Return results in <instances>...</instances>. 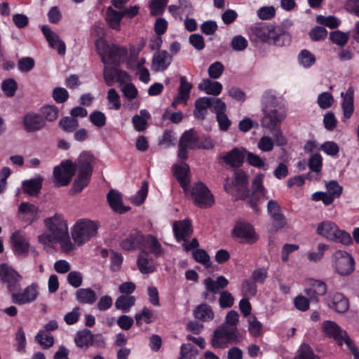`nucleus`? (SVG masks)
<instances>
[{
	"instance_id": "obj_1",
	"label": "nucleus",
	"mask_w": 359,
	"mask_h": 359,
	"mask_svg": "<svg viewBox=\"0 0 359 359\" xmlns=\"http://www.w3.org/2000/svg\"><path fill=\"white\" fill-rule=\"evenodd\" d=\"M46 231L39 234L37 241L43 249L51 252L59 245L61 251L70 253L74 250V245L71 240L67 221L62 214L55 213L43 219Z\"/></svg>"
},
{
	"instance_id": "obj_2",
	"label": "nucleus",
	"mask_w": 359,
	"mask_h": 359,
	"mask_svg": "<svg viewBox=\"0 0 359 359\" xmlns=\"http://www.w3.org/2000/svg\"><path fill=\"white\" fill-rule=\"evenodd\" d=\"M263 117L262 126L272 131L278 127L286 117V111L282 104V99L274 90H269L262 97Z\"/></svg>"
},
{
	"instance_id": "obj_3",
	"label": "nucleus",
	"mask_w": 359,
	"mask_h": 359,
	"mask_svg": "<svg viewBox=\"0 0 359 359\" xmlns=\"http://www.w3.org/2000/svg\"><path fill=\"white\" fill-rule=\"evenodd\" d=\"M100 224L96 220L88 218L77 219L71 228L72 243L76 246L80 247L90 241L97 234Z\"/></svg>"
},
{
	"instance_id": "obj_4",
	"label": "nucleus",
	"mask_w": 359,
	"mask_h": 359,
	"mask_svg": "<svg viewBox=\"0 0 359 359\" xmlns=\"http://www.w3.org/2000/svg\"><path fill=\"white\" fill-rule=\"evenodd\" d=\"M322 327L324 333L333 338L339 346H345L344 350L352 355L353 359H359V351L345 330H341L338 325L330 320L324 322Z\"/></svg>"
},
{
	"instance_id": "obj_5",
	"label": "nucleus",
	"mask_w": 359,
	"mask_h": 359,
	"mask_svg": "<svg viewBox=\"0 0 359 359\" xmlns=\"http://www.w3.org/2000/svg\"><path fill=\"white\" fill-rule=\"evenodd\" d=\"M93 156L90 152H83L76 160L78 175L74 182L72 190L77 193L83 190L90 182L93 172Z\"/></svg>"
},
{
	"instance_id": "obj_6",
	"label": "nucleus",
	"mask_w": 359,
	"mask_h": 359,
	"mask_svg": "<svg viewBox=\"0 0 359 359\" xmlns=\"http://www.w3.org/2000/svg\"><path fill=\"white\" fill-rule=\"evenodd\" d=\"M316 233L327 240L340 243L344 245L353 243L351 234L330 220H325L317 225Z\"/></svg>"
},
{
	"instance_id": "obj_7",
	"label": "nucleus",
	"mask_w": 359,
	"mask_h": 359,
	"mask_svg": "<svg viewBox=\"0 0 359 359\" xmlns=\"http://www.w3.org/2000/svg\"><path fill=\"white\" fill-rule=\"evenodd\" d=\"M95 46L105 65L116 66L126 52L125 49L120 48L114 44H109L105 39H96Z\"/></svg>"
},
{
	"instance_id": "obj_8",
	"label": "nucleus",
	"mask_w": 359,
	"mask_h": 359,
	"mask_svg": "<svg viewBox=\"0 0 359 359\" xmlns=\"http://www.w3.org/2000/svg\"><path fill=\"white\" fill-rule=\"evenodd\" d=\"M243 335L237 327H226L221 325L214 332L212 345L215 348H224L229 344H237L242 341Z\"/></svg>"
},
{
	"instance_id": "obj_9",
	"label": "nucleus",
	"mask_w": 359,
	"mask_h": 359,
	"mask_svg": "<svg viewBox=\"0 0 359 359\" xmlns=\"http://www.w3.org/2000/svg\"><path fill=\"white\" fill-rule=\"evenodd\" d=\"M264 174H257L252 182V194L250 197L249 204L252 209L259 211V205L269 199L268 190L264 187L263 181Z\"/></svg>"
},
{
	"instance_id": "obj_10",
	"label": "nucleus",
	"mask_w": 359,
	"mask_h": 359,
	"mask_svg": "<svg viewBox=\"0 0 359 359\" xmlns=\"http://www.w3.org/2000/svg\"><path fill=\"white\" fill-rule=\"evenodd\" d=\"M248 180L243 172H236L234 178L231 182L226 180L224 183L226 191L231 194L236 199H245L248 195Z\"/></svg>"
},
{
	"instance_id": "obj_11",
	"label": "nucleus",
	"mask_w": 359,
	"mask_h": 359,
	"mask_svg": "<svg viewBox=\"0 0 359 359\" xmlns=\"http://www.w3.org/2000/svg\"><path fill=\"white\" fill-rule=\"evenodd\" d=\"M332 266L336 273L340 276H348L355 269L353 257L344 250H337L332 255Z\"/></svg>"
},
{
	"instance_id": "obj_12",
	"label": "nucleus",
	"mask_w": 359,
	"mask_h": 359,
	"mask_svg": "<svg viewBox=\"0 0 359 359\" xmlns=\"http://www.w3.org/2000/svg\"><path fill=\"white\" fill-rule=\"evenodd\" d=\"M187 196L190 197L198 207L206 208L214 203V198L208 188L202 182L195 184L191 189H189Z\"/></svg>"
},
{
	"instance_id": "obj_13",
	"label": "nucleus",
	"mask_w": 359,
	"mask_h": 359,
	"mask_svg": "<svg viewBox=\"0 0 359 359\" xmlns=\"http://www.w3.org/2000/svg\"><path fill=\"white\" fill-rule=\"evenodd\" d=\"M76 162L65 160L53 170L54 184L57 187L66 186L72 181L76 170Z\"/></svg>"
},
{
	"instance_id": "obj_14",
	"label": "nucleus",
	"mask_w": 359,
	"mask_h": 359,
	"mask_svg": "<svg viewBox=\"0 0 359 359\" xmlns=\"http://www.w3.org/2000/svg\"><path fill=\"white\" fill-rule=\"evenodd\" d=\"M198 136L194 129L184 132L178 144V158L182 161L186 160L188 158L189 150L198 149Z\"/></svg>"
},
{
	"instance_id": "obj_15",
	"label": "nucleus",
	"mask_w": 359,
	"mask_h": 359,
	"mask_svg": "<svg viewBox=\"0 0 359 359\" xmlns=\"http://www.w3.org/2000/svg\"><path fill=\"white\" fill-rule=\"evenodd\" d=\"M232 236L242 243H253L258 239V235L253 226L245 222H238L235 224Z\"/></svg>"
},
{
	"instance_id": "obj_16",
	"label": "nucleus",
	"mask_w": 359,
	"mask_h": 359,
	"mask_svg": "<svg viewBox=\"0 0 359 359\" xmlns=\"http://www.w3.org/2000/svg\"><path fill=\"white\" fill-rule=\"evenodd\" d=\"M22 276L14 269L6 264L0 266V279L6 285L9 291H15L22 280Z\"/></svg>"
},
{
	"instance_id": "obj_17",
	"label": "nucleus",
	"mask_w": 359,
	"mask_h": 359,
	"mask_svg": "<svg viewBox=\"0 0 359 359\" xmlns=\"http://www.w3.org/2000/svg\"><path fill=\"white\" fill-rule=\"evenodd\" d=\"M121 91L125 99L124 106L131 110L140 107V101L137 100L139 92L136 86L131 82H125L120 85Z\"/></svg>"
},
{
	"instance_id": "obj_18",
	"label": "nucleus",
	"mask_w": 359,
	"mask_h": 359,
	"mask_svg": "<svg viewBox=\"0 0 359 359\" xmlns=\"http://www.w3.org/2000/svg\"><path fill=\"white\" fill-rule=\"evenodd\" d=\"M11 243L15 255L19 257H26L28 255L31 245L29 239L22 232H14L11 237Z\"/></svg>"
},
{
	"instance_id": "obj_19",
	"label": "nucleus",
	"mask_w": 359,
	"mask_h": 359,
	"mask_svg": "<svg viewBox=\"0 0 359 359\" xmlns=\"http://www.w3.org/2000/svg\"><path fill=\"white\" fill-rule=\"evenodd\" d=\"M39 294V285L32 283L27 286L22 292H13L12 301L20 305L29 304L37 299Z\"/></svg>"
},
{
	"instance_id": "obj_20",
	"label": "nucleus",
	"mask_w": 359,
	"mask_h": 359,
	"mask_svg": "<svg viewBox=\"0 0 359 359\" xmlns=\"http://www.w3.org/2000/svg\"><path fill=\"white\" fill-rule=\"evenodd\" d=\"M104 80L108 86H112L115 82L123 83L130 80L129 75L116 67H111L110 65H105L104 69Z\"/></svg>"
},
{
	"instance_id": "obj_21",
	"label": "nucleus",
	"mask_w": 359,
	"mask_h": 359,
	"mask_svg": "<svg viewBox=\"0 0 359 359\" xmlns=\"http://www.w3.org/2000/svg\"><path fill=\"white\" fill-rule=\"evenodd\" d=\"M172 170L177 181L183 188L185 194H188L189 184V166L184 162L176 163L172 166Z\"/></svg>"
},
{
	"instance_id": "obj_22",
	"label": "nucleus",
	"mask_w": 359,
	"mask_h": 359,
	"mask_svg": "<svg viewBox=\"0 0 359 359\" xmlns=\"http://www.w3.org/2000/svg\"><path fill=\"white\" fill-rule=\"evenodd\" d=\"M328 307L336 312L344 313L349 308V301L342 293L334 292L330 294L327 299Z\"/></svg>"
},
{
	"instance_id": "obj_23",
	"label": "nucleus",
	"mask_w": 359,
	"mask_h": 359,
	"mask_svg": "<svg viewBox=\"0 0 359 359\" xmlns=\"http://www.w3.org/2000/svg\"><path fill=\"white\" fill-rule=\"evenodd\" d=\"M192 87V84L187 81L186 76H180V86L177 89V95L172 103V107L175 108L180 104H186L187 100L189 98V95Z\"/></svg>"
},
{
	"instance_id": "obj_24",
	"label": "nucleus",
	"mask_w": 359,
	"mask_h": 359,
	"mask_svg": "<svg viewBox=\"0 0 359 359\" xmlns=\"http://www.w3.org/2000/svg\"><path fill=\"white\" fill-rule=\"evenodd\" d=\"M172 229L177 241L186 242L193 232L191 222L187 219L175 222Z\"/></svg>"
},
{
	"instance_id": "obj_25",
	"label": "nucleus",
	"mask_w": 359,
	"mask_h": 359,
	"mask_svg": "<svg viewBox=\"0 0 359 359\" xmlns=\"http://www.w3.org/2000/svg\"><path fill=\"white\" fill-rule=\"evenodd\" d=\"M246 150L243 148H234L229 152L222 154L220 158L227 165L237 168L242 165Z\"/></svg>"
},
{
	"instance_id": "obj_26",
	"label": "nucleus",
	"mask_w": 359,
	"mask_h": 359,
	"mask_svg": "<svg viewBox=\"0 0 359 359\" xmlns=\"http://www.w3.org/2000/svg\"><path fill=\"white\" fill-rule=\"evenodd\" d=\"M144 236L140 231L134 230L128 236L123 238L120 245L125 250H133L135 249H142L143 247Z\"/></svg>"
},
{
	"instance_id": "obj_27",
	"label": "nucleus",
	"mask_w": 359,
	"mask_h": 359,
	"mask_svg": "<svg viewBox=\"0 0 359 359\" xmlns=\"http://www.w3.org/2000/svg\"><path fill=\"white\" fill-rule=\"evenodd\" d=\"M41 31L48 42L49 46L53 48H56L60 55H65L66 53V46L65 42L60 39V36L48 26H43Z\"/></svg>"
},
{
	"instance_id": "obj_28",
	"label": "nucleus",
	"mask_w": 359,
	"mask_h": 359,
	"mask_svg": "<svg viewBox=\"0 0 359 359\" xmlns=\"http://www.w3.org/2000/svg\"><path fill=\"white\" fill-rule=\"evenodd\" d=\"M172 62V56L166 50H159L154 53L151 69L154 72L166 69Z\"/></svg>"
},
{
	"instance_id": "obj_29",
	"label": "nucleus",
	"mask_w": 359,
	"mask_h": 359,
	"mask_svg": "<svg viewBox=\"0 0 359 359\" xmlns=\"http://www.w3.org/2000/svg\"><path fill=\"white\" fill-rule=\"evenodd\" d=\"M23 125L27 132H34L42 129L45 126V121L41 114L31 112L25 116Z\"/></svg>"
},
{
	"instance_id": "obj_30",
	"label": "nucleus",
	"mask_w": 359,
	"mask_h": 359,
	"mask_svg": "<svg viewBox=\"0 0 359 359\" xmlns=\"http://www.w3.org/2000/svg\"><path fill=\"white\" fill-rule=\"evenodd\" d=\"M341 108L343 110L344 116L346 118H349L353 115L354 111V89L352 86L347 88L345 93L341 92Z\"/></svg>"
},
{
	"instance_id": "obj_31",
	"label": "nucleus",
	"mask_w": 359,
	"mask_h": 359,
	"mask_svg": "<svg viewBox=\"0 0 359 359\" xmlns=\"http://www.w3.org/2000/svg\"><path fill=\"white\" fill-rule=\"evenodd\" d=\"M228 283V280L223 276H218L216 280H214L211 278H206L203 280V284L205 285L206 292H204L203 297L205 299H208V292L216 294L219 292V290L226 287Z\"/></svg>"
},
{
	"instance_id": "obj_32",
	"label": "nucleus",
	"mask_w": 359,
	"mask_h": 359,
	"mask_svg": "<svg viewBox=\"0 0 359 359\" xmlns=\"http://www.w3.org/2000/svg\"><path fill=\"white\" fill-rule=\"evenodd\" d=\"M311 287L304 290L305 294L311 301L318 302L319 297L323 296L327 292L325 283L320 280H311Z\"/></svg>"
},
{
	"instance_id": "obj_33",
	"label": "nucleus",
	"mask_w": 359,
	"mask_h": 359,
	"mask_svg": "<svg viewBox=\"0 0 359 359\" xmlns=\"http://www.w3.org/2000/svg\"><path fill=\"white\" fill-rule=\"evenodd\" d=\"M137 266L142 273L148 274L154 272L156 265L147 252L142 250L138 255Z\"/></svg>"
},
{
	"instance_id": "obj_34",
	"label": "nucleus",
	"mask_w": 359,
	"mask_h": 359,
	"mask_svg": "<svg viewBox=\"0 0 359 359\" xmlns=\"http://www.w3.org/2000/svg\"><path fill=\"white\" fill-rule=\"evenodd\" d=\"M20 217L29 223H32L38 219L39 208L34 204L22 202L18 208Z\"/></svg>"
},
{
	"instance_id": "obj_35",
	"label": "nucleus",
	"mask_w": 359,
	"mask_h": 359,
	"mask_svg": "<svg viewBox=\"0 0 359 359\" xmlns=\"http://www.w3.org/2000/svg\"><path fill=\"white\" fill-rule=\"evenodd\" d=\"M198 88L208 95H219L222 90V85L220 82L210 79H203L198 84Z\"/></svg>"
},
{
	"instance_id": "obj_36",
	"label": "nucleus",
	"mask_w": 359,
	"mask_h": 359,
	"mask_svg": "<svg viewBox=\"0 0 359 359\" xmlns=\"http://www.w3.org/2000/svg\"><path fill=\"white\" fill-rule=\"evenodd\" d=\"M123 18L121 11H117L111 6L107 8L105 20L110 28L117 31L121 30V22Z\"/></svg>"
},
{
	"instance_id": "obj_37",
	"label": "nucleus",
	"mask_w": 359,
	"mask_h": 359,
	"mask_svg": "<svg viewBox=\"0 0 359 359\" xmlns=\"http://www.w3.org/2000/svg\"><path fill=\"white\" fill-rule=\"evenodd\" d=\"M43 180L42 177L37 176L35 178L23 181L22 183L23 191L29 196L38 194L42 187Z\"/></svg>"
},
{
	"instance_id": "obj_38",
	"label": "nucleus",
	"mask_w": 359,
	"mask_h": 359,
	"mask_svg": "<svg viewBox=\"0 0 359 359\" xmlns=\"http://www.w3.org/2000/svg\"><path fill=\"white\" fill-rule=\"evenodd\" d=\"M107 200L110 207L116 212L123 213L129 210L128 207L123 205L121 195L116 190H111L108 193Z\"/></svg>"
},
{
	"instance_id": "obj_39",
	"label": "nucleus",
	"mask_w": 359,
	"mask_h": 359,
	"mask_svg": "<svg viewBox=\"0 0 359 359\" xmlns=\"http://www.w3.org/2000/svg\"><path fill=\"white\" fill-rule=\"evenodd\" d=\"M143 250L146 249L152 253L155 257H158L163 255V249L158 241L152 236L144 237Z\"/></svg>"
},
{
	"instance_id": "obj_40",
	"label": "nucleus",
	"mask_w": 359,
	"mask_h": 359,
	"mask_svg": "<svg viewBox=\"0 0 359 359\" xmlns=\"http://www.w3.org/2000/svg\"><path fill=\"white\" fill-rule=\"evenodd\" d=\"M286 37L287 35L282 27L271 25L267 43L279 46H284L286 43Z\"/></svg>"
},
{
	"instance_id": "obj_41",
	"label": "nucleus",
	"mask_w": 359,
	"mask_h": 359,
	"mask_svg": "<svg viewBox=\"0 0 359 359\" xmlns=\"http://www.w3.org/2000/svg\"><path fill=\"white\" fill-rule=\"evenodd\" d=\"M151 118V114L147 109H141L140 114H136L132 118V123L135 130L141 132L147 128V121Z\"/></svg>"
},
{
	"instance_id": "obj_42",
	"label": "nucleus",
	"mask_w": 359,
	"mask_h": 359,
	"mask_svg": "<svg viewBox=\"0 0 359 359\" xmlns=\"http://www.w3.org/2000/svg\"><path fill=\"white\" fill-rule=\"evenodd\" d=\"M212 97H203L196 100L195 103L194 116L198 119H203L210 107Z\"/></svg>"
},
{
	"instance_id": "obj_43",
	"label": "nucleus",
	"mask_w": 359,
	"mask_h": 359,
	"mask_svg": "<svg viewBox=\"0 0 359 359\" xmlns=\"http://www.w3.org/2000/svg\"><path fill=\"white\" fill-rule=\"evenodd\" d=\"M75 296L79 302L86 304H93L97 299L95 291L90 288L79 289L76 290Z\"/></svg>"
},
{
	"instance_id": "obj_44",
	"label": "nucleus",
	"mask_w": 359,
	"mask_h": 359,
	"mask_svg": "<svg viewBox=\"0 0 359 359\" xmlns=\"http://www.w3.org/2000/svg\"><path fill=\"white\" fill-rule=\"evenodd\" d=\"M135 302L136 298L134 296L121 295L116 299L115 307L124 313H128L135 305Z\"/></svg>"
},
{
	"instance_id": "obj_45",
	"label": "nucleus",
	"mask_w": 359,
	"mask_h": 359,
	"mask_svg": "<svg viewBox=\"0 0 359 359\" xmlns=\"http://www.w3.org/2000/svg\"><path fill=\"white\" fill-rule=\"evenodd\" d=\"M195 318L201 321H210L214 318L211 307L205 304L198 306L194 311Z\"/></svg>"
},
{
	"instance_id": "obj_46",
	"label": "nucleus",
	"mask_w": 359,
	"mask_h": 359,
	"mask_svg": "<svg viewBox=\"0 0 359 359\" xmlns=\"http://www.w3.org/2000/svg\"><path fill=\"white\" fill-rule=\"evenodd\" d=\"M329 249V245L320 243L318 244L316 250H310L306 256L307 259L310 262L317 263L320 262L324 255L325 252Z\"/></svg>"
},
{
	"instance_id": "obj_47",
	"label": "nucleus",
	"mask_w": 359,
	"mask_h": 359,
	"mask_svg": "<svg viewBox=\"0 0 359 359\" xmlns=\"http://www.w3.org/2000/svg\"><path fill=\"white\" fill-rule=\"evenodd\" d=\"M108 108L111 110H118L121 107L120 95L114 88H110L107 95Z\"/></svg>"
},
{
	"instance_id": "obj_48",
	"label": "nucleus",
	"mask_w": 359,
	"mask_h": 359,
	"mask_svg": "<svg viewBox=\"0 0 359 359\" xmlns=\"http://www.w3.org/2000/svg\"><path fill=\"white\" fill-rule=\"evenodd\" d=\"M137 325H142V321L149 324L154 321L156 316L151 309L144 307L141 312L135 314V316Z\"/></svg>"
},
{
	"instance_id": "obj_49",
	"label": "nucleus",
	"mask_w": 359,
	"mask_h": 359,
	"mask_svg": "<svg viewBox=\"0 0 359 359\" xmlns=\"http://www.w3.org/2000/svg\"><path fill=\"white\" fill-rule=\"evenodd\" d=\"M248 331L250 335L257 337L261 336L263 331V326L255 316H251L248 320Z\"/></svg>"
},
{
	"instance_id": "obj_50",
	"label": "nucleus",
	"mask_w": 359,
	"mask_h": 359,
	"mask_svg": "<svg viewBox=\"0 0 359 359\" xmlns=\"http://www.w3.org/2000/svg\"><path fill=\"white\" fill-rule=\"evenodd\" d=\"M245 155H247V161L250 165L258 168L264 171L269 170V165L259 156L247 151Z\"/></svg>"
},
{
	"instance_id": "obj_51",
	"label": "nucleus",
	"mask_w": 359,
	"mask_h": 359,
	"mask_svg": "<svg viewBox=\"0 0 359 359\" xmlns=\"http://www.w3.org/2000/svg\"><path fill=\"white\" fill-rule=\"evenodd\" d=\"M35 339L43 348L51 347L54 343L53 337L45 330H40L36 335Z\"/></svg>"
},
{
	"instance_id": "obj_52",
	"label": "nucleus",
	"mask_w": 359,
	"mask_h": 359,
	"mask_svg": "<svg viewBox=\"0 0 359 359\" xmlns=\"http://www.w3.org/2000/svg\"><path fill=\"white\" fill-rule=\"evenodd\" d=\"M76 344L81 347H88L92 344V334L90 331L79 332L74 339Z\"/></svg>"
},
{
	"instance_id": "obj_53",
	"label": "nucleus",
	"mask_w": 359,
	"mask_h": 359,
	"mask_svg": "<svg viewBox=\"0 0 359 359\" xmlns=\"http://www.w3.org/2000/svg\"><path fill=\"white\" fill-rule=\"evenodd\" d=\"M148 188L149 185L147 182H143L141 188L138 190L136 194L130 197V200L131 203L137 205L142 204L147 196Z\"/></svg>"
},
{
	"instance_id": "obj_54",
	"label": "nucleus",
	"mask_w": 359,
	"mask_h": 359,
	"mask_svg": "<svg viewBox=\"0 0 359 359\" xmlns=\"http://www.w3.org/2000/svg\"><path fill=\"white\" fill-rule=\"evenodd\" d=\"M299 62L304 68H309L316 62L315 56L309 50H302L298 56Z\"/></svg>"
},
{
	"instance_id": "obj_55",
	"label": "nucleus",
	"mask_w": 359,
	"mask_h": 359,
	"mask_svg": "<svg viewBox=\"0 0 359 359\" xmlns=\"http://www.w3.org/2000/svg\"><path fill=\"white\" fill-rule=\"evenodd\" d=\"M320 149L326 155L330 156L331 157L337 156L340 149L338 144L331 140L325 141V142H323L320 145Z\"/></svg>"
},
{
	"instance_id": "obj_56",
	"label": "nucleus",
	"mask_w": 359,
	"mask_h": 359,
	"mask_svg": "<svg viewBox=\"0 0 359 359\" xmlns=\"http://www.w3.org/2000/svg\"><path fill=\"white\" fill-rule=\"evenodd\" d=\"M295 359H320L314 354L312 348L307 344H302L298 349Z\"/></svg>"
},
{
	"instance_id": "obj_57",
	"label": "nucleus",
	"mask_w": 359,
	"mask_h": 359,
	"mask_svg": "<svg viewBox=\"0 0 359 359\" xmlns=\"http://www.w3.org/2000/svg\"><path fill=\"white\" fill-rule=\"evenodd\" d=\"M334 102V97L329 92H323L318 95L317 103L322 109H327L332 107Z\"/></svg>"
},
{
	"instance_id": "obj_58",
	"label": "nucleus",
	"mask_w": 359,
	"mask_h": 359,
	"mask_svg": "<svg viewBox=\"0 0 359 359\" xmlns=\"http://www.w3.org/2000/svg\"><path fill=\"white\" fill-rule=\"evenodd\" d=\"M41 113L47 121H53L58 117L59 109L54 105H46L41 107Z\"/></svg>"
},
{
	"instance_id": "obj_59",
	"label": "nucleus",
	"mask_w": 359,
	"mask_h": 359,
	"mask_svg": "<svg viewBox=\"0 0 359 359\" xmlns=\"http://www.w3.org/2000/svg\"><path fill=\"white\" fill-rule=\"evenodd\" d=\"M192 254L196 262L201 264L207 269L210 267L211 262L206 251L203 249H198L193 251Z\"/></svg>"
},
{
	"instance_id": "obj_60",
	"label": "nucleus",
	"mask_w": 359,
	"mask_h": 359,
	"mask_svg": "<svg viewBox=\"0 0 359 359\" xmlns=\"http://www.w3.org/2000/svg\"><path fill=\"white\" fill-rule=\"evenodd\" d=\"M323 167V157L318 154L316 153L311 156L309 159V169L316 173H320Z\"/></svg>"
},
{
	"instance_id": "obj_61",
	"label": "nucleus",
	"mask_w": 359,
	"mask_h": 359,
	"mask_svg": "<svg viewBox=\"0 0 359 359\" xmlns=\"http://www.w3.org/2000/svg\"><path fill=\"white\" fill-rule=\"evenodd\" d=\"M168 0H151L149 7L152 15H158L163 13Z\"/></svg>"
},
{
	"instance_id": "obj_62",
	"label": "nucleus",
	"mask_w": 359,
	"mask_h": 359,
	"mask_svg": "<svg viewBox=\"0 0 359 359\" xmlns=\"http://www.w3.org/2000/svg\"><path fill=\"white\" fill-rule=\"evenodd\" d=\"M18 88L16 81L13 79H8L1 83V90L8 97H12L15 95Z\"/></svg>"
},
{
	"instance_id": "obj_63",
	"label": "nucleus",
	"mask_w": 359,
	"mask_h": 359,
	"mask_svg": "<svg viewBox=\"0 0 359 359\" xmlns=\"http://www.w3.org/2000/svg\"><path fill=\"white\" fill-rule=\"evenodd\" d=\"M271 26V25H257L253 28V32L262 41L267 43V41H269Z\"/></svg>"
},
{
	"instance_id": "obj_64",
	"label": "nucleus",
	"mask_w": 359,
	"mask_h": 359,
	"mask_svg": "<svg viewBox=\"0 0 359 359\" xmlns=\"http://www.w3.org/2000/svg\"><path fill=\"white\" fill-rule=\"evenodd\" d=\"M197 354V350L191 344H182L179 359H195Z\"/></svg>"
}]
</instances>
